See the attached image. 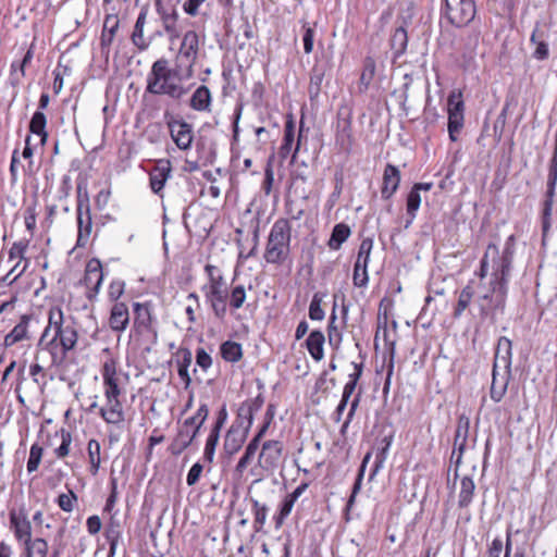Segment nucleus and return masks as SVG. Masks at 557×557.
<instances>
[{"instance_id": "obj_1", "label": "nucleus", "mask_w": 557, "mask_h": 557, "mask_svg": "<svg viewBox=\"0 0 557 557\" xmlns=\"http://www.w3.org/2000/svg\"><path fill=\"white\" fill-rule=\"evenodd\" d=\"M515 253V236L510 235L504 245L502 253L495 244H490L480 262L479 283L472 282L465 286L458 297L454 315L459 318L468 308L474 295L482 318L495 321L504 312L508 284L511 275Z\"/></svg>"}, {"instance_id": "obj_2", "label": "nucleus", "mask_w": 557, "mask_h": 557, "mask_svg": "<svg viewBox=\"0 0 557 557\" xmlns=\"http://www.w3.org/2000/svg\"><path fill=\"white\" fill-rule=\"evenodd\" d=\"M77 339V331L73 323H66L63 310L58 306L51 307L48 325L39 338L38 348L47 350L51 355L52 363H58L75 348Z\"/></svg>"}, {"instance_id": "obj_3", "label": "nucleus", "mask_w": 557, "mask_h": 557, "mask_svg": "<svg viewBox=\"0 0 557 557\" xmlns=\"http://www.w3.org/2000/svg\"><path fill=\"white\" fill-rule=\"evenodd\" d=\"M188 79L177 71L175 65L170 69L169 61L161 58L153 62L147 75L146 91L158 96L165 95L177 100L186 94L182 82Z\"/></svg>"}, {"instance_id": "obj_4", "label": "nucleus", "mask_w": 557, "mask_h": 557, "mask_svg": "<svg viewBox=\"0 0 557 557\" xmlns=\"http://www.w3.org/2000/svg\"><path fill=\"white\" fill-rule=\"evenodd\" d=\"M205 272L208 275V283L201 287V290L214 315L223 319L227 312L228 289L226 281L215 265L207 264Z\"/></svg>"}, {"instance_id": "obj_5", "label": "nucleus", "mask_w": 557, "mask_h": 557, "mask_svg": "<svg viewBox=\"0 0 557 557\" xmlns=\"http://www.w3.org/2000/svg\"><path fill=\"white\" fill-rule=\"evenodd\" d=\"M292 227L286 219H278L271 227L264 251L269 263H282L289 255Z\"/></svg>"}, {"instance_id": "obj_6", "label": "nucleus", "mask_w": 557, "mask_h": 557, "mask_svg": "<svg viewBox=\"0 0 557 557\" xmlns=\"http://www.w3.org/2000/svg\"><path fill=\"white\" fill-rule=\"evenodd\" d=\"M199 54V36L195 30H187L175 55L174 65L186 78L194 76V65Z\"/></svg>"}, {"instance_id": "obj_7", "label": "nucleus", "mask_w": 557, "mask_h": 557, "mask_svg": "<svg viewBox=\"0 0 557 557\" xmlns=\"http://www.w3.org/2000/svg\"><path fill=\"white\" fill-rule=\"evenodd\" d=\"M475 4L473 0H444L442 16L456 26L468 25L475 16Z\"/></svg>"}, {"instance_id": "obj_8", "label": "nucleus", "mask_w": 557, "mask_h": 557, "mask_svg": "<svg viewBox=\"0 0 557 557\" xmlns=\"http://www.w3.org/2000/svg\"><path fill=\"white\" fill-rule=\"evenodd\" d=\"M76 220L78 228L76 246L85 247L91 234L92 221L88 193L83 191L81 186L77 187Z\"/></svg>"}, {"instance_id": "obj_9", "label": "nucleus", "mask_w": 557, "mask_h": 557, "mask_svg": "<svg viewBox=\"0 0 557 557\" xmlns=\"http://www.w3.org/2000/svg\"><path fill=\"white\" fill-rule=\"evenodd\" d=\"M465 106L460 92H451L447 99L448 135L451 141L458 139V134L463 127Z\"/></svg>"}, {"instance_id": "obj_10", "label": "nucleus", "mask_w": 557, "mask_h": 557, "mask_svg": "<svg viewBox=\"0 0 557 557\" xmlns=\"http://www.w3.org/2000/svg\"><path fill=\"white\" fill-rule=\"evenodd\" d=\"M10 530L17 544L33 537V525L24 506L12 508L9 512Z\"/></svg>"}, {"instance_id": "obj_11", "label": "nucleus", "mask_w": 557, "mask_h": 557, "mask_svg": "<svg viewBox=\"0 0 557 557\" xmlns=\"http://www.w3.org/2000/svg\"><path fill=\"white\" fill-rule=\"evenodd\" d=\"M550 28L544 22H536L530 37V45L533 47L532 58L544 61L549 58Z\"/></svg>"}, {"instance_id": "obj_12", "label": "nucleus", "mask_w": 557, "mask_h": 557, "mask_svg": "<svg viewBox=\"0 0 557 557\" xmlns=\"http://www.w3.org/2000/svg\"><path fill=\"white\" fill-rule=\"evenodd\" d=\"M282 453L283 444L281 442L265 441L258 457V466L268 474H272L280 467Z\"/></svg>"}, {"instance_id": "obj_13", "label": "nucleus", "mask_w": 557, "mask_h": 557, "mask_svg": "<svg viewBox=\"0 0 557 557\" xmlns=\"http://www.w3.org/2000/svg\"><path fill=\"white\" fill-rule=\"evenodd\" d=\"M166 125L176 147L181 150H188L194 140L193 126L181 119L174 117L169 119Z\"/></svg>"}, {"instance_id": "obj_14", "label": "nucleus", "mask_w": 557, "mask_h": 557, "mask_svg": "<svg viewBox=\"0 0 557 557\" xmlns=\"http://www.w3.org/2000/svg\"><path fill=\"white\" fill-rule=\"evenodd\" d=\"M122 394H106V404L99 408V414L108 424L121 425L125 421L123 404L120 400Z\"/></svg>"}, {"instance_id": "obj_15", "label": "nucleus", "mask_w": 557, "mask_h": 557, "mask_svg": "<svg viewBox=\"0 0 557 557\" xmlns=\"http://www.w3.org/2000/svg\"><path fill=\"white\" fill-rule=\"evenodd\" d=\"M103 281L102 265L98 259L88 261L85 270L84 283L89 288L87 297L92 299L100 289Z\"/></svg>"}, {"instance_id": "obj_16", "label": "nucleus", "mask_w": 557, "mask_h": 557, "mask_svg": "<svg viewBox=\"0 0 557 557\" xmlns=\"http://www.w3.org/2000/svg\"><path fill=\"white\" fill-rule=\"evenodd\" d=\"M494 368L492 370V383L490 389V396L495 403H499L508 388V384L511 376V369Z\"/></svg>"}, {"instance_id": "obj_17", "label": "nucleus", "mask_w": 557, "mask_h": 557, "mask_svg": "<svg viewBox=\"0 0 557 557\" xmlns=\"http://www.w3.org/2000/svg\"><path fill=\"white\" fill-rule=\"evenodd\" d=\"M103 394H122L116 373V362L113 359L104 361L101 368Z\"/></svg>"}, {"instance_id": "obj_18", "label": "nucleus", "mask_w": 557, "mask_h": 557, "mask_svg": "<svg viewBox=\"0 0 557 557\" xmlns=\"http://www.w3.org/2000/svg\"><path fill=\"white\" fill-rule=\"evenodd\" d=\"M154 3L164 30L173 32L174 23H177L178 18V13L173 0H154Z\"/></svg>"}, {"instance_id": "obj_19", "label": "nucleus", "mask_w": 557, "mask_h": 557, "mask_svg": "<svg viewBox=\"0 0 557 557\" xmlns=\"http://www.w3.org/2000/svg\"><path fill=\"white\" fill-rule=\"evenodd\" d=\"M170 175V161L159 160L157 166L149 173V184L154 194L160 195Z\"/></svg>"}, {"instance_id": "obj_20", "label": "nucleus", "mask_w": 557, "mask_h": 557, "mask_svg": "<svg viewBox=\"0 0 557 557\" xmlns=\"http://www.w3.org/2000/svg\"><path fill=\"white\" fill-rule=\"evenodd\" d=\"M248 432L244 428L231 425L225 434L223 449L227 456L236 454L245 443Z\"/></svg>"}, {"instance_id": "obj_21", "label": "nucleus", "mask_w": 557, "mask_h": 557, "mask_svg": "<svg viewBox=\"0 0 557 557\" xmlns=\"http://www.w3.org/2000/svg\"><path fill=\"white\" fill-rule=\"evenodd\" d=\"M134 324L139 333H156L152 329V312L149 304L134 305Z\"/></svg>"}, {"instance_id": "obj_22", "label": "nucleus", "mask_w": 557, "mask_h": 557, "mask_svg": "<svg viewBox=\"0 0 557 557\" xmlns=\"http://www.w3.org/2000/svg\"><path fill=\"white\" fill-rule=\"evenodd\" d=\"M400 183V172L393 164H387L383 173V186L381 195L383 199H389L398 189Z\"/></svg>"}, {"instance_id": "obj_23", "label": "nucleus", "mask_w": 557, "mask_h": 557, "mask_svg": "<svg viewBox=\"0 0 557 557\" xmlns=\"http://www.w3.org/2000/svg\"><path fill=\"white\" fill-rule=\"evenodd\" d=\"M21 557H47L49 545L42 537H32L18 544Z\"/></svg>"}, {"instance_id": "obj_24", "label": "nucleus", "mask_w": 557, "mask_h": 557, "mask_svg": "<svg viewBox=\"0 0 557 557\" xmlns=\"http://www.w3.org/2000/svg\"><path fill=\"white\" fill-rule=\"evenodd\" d=\"M511 357L512 343L508 337L502 336L497 343L493 367L511 369Z\"/></svg>"}, {"instance_id": "obj_25", "label": "nucleus", "mask_w": 557, "mask_h": 557, "mask_svg": "<svg viewBox=\"0 0 557 557\" xmlns=\"http://www.w3.org/2000/svg\"><path fill=\"white\" fill-rule=\"evenodd\" d=\"M129 322L128 308L124 302H116L111 308L109 318L110 327L113 331H124Z\"/></svg>"}, {"instance_id": "obj_26", "label": "nucleus", "mask_w": 557, "mask_h": 557, "mask_svg": "<svg viewBox=\"0 0 557 557\" xmlns=\"http://www.w3.org/2000/svg\"><path fill=\"white\" fill-rule=\"evenodd\" d=\"M212 97L209 88L205 85L199 86L190 98L189 106L199 112L211 111Z\"/></svg>"}, {"instance_id": "obj_27", "label": "nucleus", "mask_w": 557, "mask_h": 557, "mask_svg": "<svg viewBox=\"0 0 557 557\" xmlns=\"http://www.w3.org/2000/svg\"><path fill=\"white\" fill-rule=\"evenodd\" d=\"M119 24L120 21L117 15L109 14L106 16L100 40L101 49L103 52L106 50L108 51L109 46L112 44L115 33L119 28Z\"/></svg>"}, {"instance_id": "obj_28", "label": "nucleus", "mask_w": 557, "mask_h": 557, "mask_svg": "<svg viewBox=\"0 0 557 557\" xmlns=\"http://www.w3.org/2000/svg\"><path fill=\"white\" fill-rule=\"evenodd\" d=\"M147 15H148V8L143 7L137 16V20H136V23L134 26V30L132 34L133 44L140 50H145L149 46V42L144 37V27L146 25Z\"/></svg>"}, {"instance_id": "obj_29", "label": "nucleus", "mask_w": 557, "mask_h": 557, "mask_svg": "<svg viewBox=\"0 0 557 557\" xmlns=\"http://www.w3.org/2000/svg\"><path fill=\"white\" fill-rule=\"evenodd\" d=\"M209 409L206 404H202L196 413L189 418H187L183 425L180 428L178 432H187L189 435L197 430V434L206 419L208 418Z\"/></svg>"}, {"instance_id": "obj_30", "label": "nucleus", "mask_w": 557, "mask_h": 557, "mask_svg": "<svg viewBox=\"0 0 557 557\" xmlns=\"http://www.w3.org/2000/svg\"><path fill=\"white\" fill-rule=\"evenodd\" d=\"M324 342L325 336L321 331H312L306 339L307 349L315 361H321L324 357Z\"/></svg>"}, {"instance_id": "obj_31", "label": "nucleus", "mask_w": 557, "mask_h": 557, "mask_svg": "<svg viewBox=\"0 0 557 557\" xmlns=\"http://www.w3.org/2000/svg\"><path fill=\"white\" fill-rule=\"evenodd\" d=\"M29 321L30 318L28 315H23L21 318V321L13 327V330L9 334L5 335V347L13 346L14 344L27 338Z\"/></svg>"}, {"instance_id": "obj_32", "label": "nucleus", "mask_w": 557, "mask_h": 557, "mask_svg": "<svg viewBox=\"0 0 557 557\" xmlns=\"http://www.w3.org/2000/svg\"><path fill=\"white\" fill-rule=\"evenodd\" d=\"M336 144L344 151H349L352 145L351 125L348 120H343L337 124Z\"/></svg>"}, {"instance_id": "obj_33", "label": "nucleus", "mask_w": 557, "mask_h": 557, "mask_svg": "<svg viewBox=\"0 0 557 557\" xmlns=\"http://www.w3.org/2000/svg\"><path fill=\"white\" fill-rule=\"evenodd\" d=\"M47 117L44 112L36 111L29 122L30 133L40 137V145L45 146L48 139V133L46 131Z\"/></svg>"}, {"instance_id": "obj_34", "label": "nucleus", "mask_w": 557, "mask_h": 557, "mask_svg": "<svg viewBox=\"0 0 557 557\" xmlns=\"http://www.w3.org/2000/svg\"><path fill=\"white\" fill-rule=\"evenodd\" d=\"M196 437L197 430H195L190 435L187 432H177L176 437L173 440L169 447L171 454L174 456L181 455L187 447L191 445Z\"/></svg>"}, {"instance_id": "obj_35", "label": "nucleus", "mask_w": 557, "mask_h": 557, "mask_svg": "<svg viewBox=\"0 0 557 557\" xmlns=\"http://www.w3.org/2000/svg\"><path fill=\"white\" fill-rule=\"evenodd\" d=\"M349 236V226L344 223H338L333 227L327 245L332 250H338Z\"/></svg>"}, {"instance_id": "obj_36", "label": "nucleus", "mask_w": 557, "mask_h": 557, "mask_svg": "<svg viewBox=\"0 0 557 557\" xmlns=\"http://www.w3.org/2000/svg\"><path fill=\"white\" fill-rule=\"evenodd\" d=\"M222 358L227 362H237L243 357V348L239 343L233 341L224 342L220 347Z\"/></svg>"}, {"instance_id": "obj_37", "label": "nucleus", "mask_w": 557, "mask_h": 557, "mask_svg": "<svg viewBox=\"0 0 557 557\" xmlns=\"http://www.w3.org/2000/svg\"><path fill=\"white\" fill-rule=\"evenodd\" d=\"M475 485L470 476H463L460 481V492L458 505L460 508L468 507L473 498Z\"/></svg>"}, {"instance_id": "obj_38", "label": "nucleus", "mask_w": 557, "mask_h": 557, "mask_svg": "<svg viewBox=\"0 0 557 557\" xmlns=\"http://www.w3.org/2000/svg\"><path fill=\"white\" fill-rule=\"evenodd\" d=\"M193 362V355L190 350L186 349L183 351L181 359L177 361V373L180 379L185 385V388H187L191 383V377L188 372V368L190 367Z\"/></svg>"}, {"instance_id": "obj_39", "label": "nucleus", "mask_w": 557, "mask_h": 557, "mask_svg": "<svg viewBox=\"0 0 557 557\" xmlns=\"http://www.w3.org/2000/svg\"><path fill=\"white\" fill-rule=\"evenodd\" d=\"M295 141V123L289 119L285 124L283 144L280 148V154L282 158H286L293 149Z\"/></svg>"}, {"instance_id": "obj_40", "label": "nucleus", "mask_w": 557, "mask_h": 557, "mask_svg": "<svg viewBox=\"0 0 557 557\" xmlns=\"http://www.w3.org/2000/svg\"><path fill=\"white\" fill-rule=\"evenodd\" d=\"M253 513V523L257 531L261 530L265 524L269 508L265 504H261L255 498H250Z\"/></svg>"}, {"instance_id": "obj_41", "label": "nucleus", "mask_w": 557, "mask_h": 557, "mask_svg": "<svg viewBox=\"0 0 557 557\" xmlns=\"http://www.w3.org/2000/svg\"><path fill=\"white\" fill-rule=\"evenodd\" d=\"M88 457L90 462V472L91 474H97L100 467V451L101 446L97 440H90L87 445Z\"/></svg>"}, {"instance_id": "obj_42", "label": "nucleus", "mask_w": 557, "mask_h": 557, "mask_svg": "<svg viewBox=\"0 0 557 557\" xmlns=\"http://www.w3.org/2000/svg\"><path fill=\"white\" fill-rule=\"evenodd\" d=\"M407 42H408V36H407L406 29L403 27L396 28L392 36L391 45H392V49L395 51V53L397 55L405 52V50L407 48Z\"/></svg>"}, {"instance_id": "obj_43", "label": "nucleus", "mask_w": 557, "mask_h": 557, "mask_svg": "<svg viewBox=\"0 0 557 557\" xmlns=\"http://www.w3.org/2000/svg\"><path fill=\"white\" fill-rule=\"evenodd\" d=\"M28 245H29L28 239H21V240L13 243V245L11 246V248L9 250L8 261L9 262H14V261H20V260L25 261V259H27L25 257V253L27 251Z\"/></svg>"}, {"instance_id": "obj_44", "label": "nucleus", "mask_w": 557, "mask_h": 557, "mask_svg": "<svg viewBox=\"0 0 557 557\" xmlns=\"http://www.w3.org/2000/svg\"><path fill=\"white\" fill-rule=\"evenodd\" d=\"M253 423V414L249 409L240 405L238 408L236 420L233 422L232 425L244 428L245 431L249 432L251 425Z\"/></svg>"}, {"instance_id": "obj_45", "label": "nucleus", "mask_w": 557, "mask_h": 557, "mask_svg": "<svg viewBox=\"0 0 557 557\" xmlns=\"http://www.w3.org/2000/svg\"><path fill=\"white\" fill-rule=\"evenodd\" d=\"M29 264V259L15 261L10 271L3 277V281L12 284L14 283L27 269Z\"/></svg>"}, {"instance_id": "obj_46", "label": "nucleus", "mask_w": 557, "mask_h": 557, "mask_svg": "<svg viewBox=\"0 0 557 557\" xmlns=\"http://www.w3.org/2000/svg\"><path fill=\"white\" fill-rule=\"evenodd\" d=\"M44 449L38 444H33L29 449V457L27 460V471L28 473L37 471L41 458H42Z\"/></svg>"}, {"instance_id": "obj_47", "label": "nucleus", "mask_w": 557, "mask_h": 557, "mask_svg": "<svg viewBox=\"0 0 557 557\" xmlns=\"http://www.w3.org/2000/svg\"><path fill=\"white\" fill-rule=\"evenodd\" d=\"M220 434L216 431H210L206 441L203 449V459L208 462H212L215 454V448L219 443Z\"/></svg>"}, {"instance_id": "obj_48", "label": "nucleus", "mask_w": 557, "mask_h": 557, "mask_svg": "<svg viewBox=\"0 0 557 557\" xmlns=\"http://www.w3.org/2000/svg\"><path fill=\"white\" fill-rule=\"evenodd\" d=\"M555 193L549 194V191H546L545 195V201H544V208H543V221H542V227L543 232L546 233L548 228L550 227V216L553 212V202H554Z\"/></svg>"}, {"instance_id": "obj_49", "label": "nucleus", "mask_w": 557, "mask_h": 557, "mask_svg": "<svg viewBox=\"0 0 557 557\" xmlns=\"http://www.w3.org/2000/svg\"><path fill=\"white\" fill-rule=\"evenodd\" d=\"M375 74V61L371 57L364 59L360 83L367 88Z\"/></svg>"}, {"instance_id": "obj_50", "label": "nucleus", "mask_w": 557, "mask_h": 557, "mask_svg": "<svg viewBox=\"0 0 557 557\" xmlns=\"http://www.w3.org/2000/svg\"><path fill=\"white\" fill-rule=\"evenodd\" d=\"M335 321H336V314H335V310H333V313L330 318L329 330H327L329 344L334 348H338L342 343V333L335 326Z\"/></svg>"}, {"instance_id": "obj_51", "label": "nucleus", "mask_w": 557, "mask_h": 557, "mask_svg": "<svg viewBox=\"0 0 557 557\" xmlns=\"http://www.w3.org/2000/svg\"><path fill=\"white\" fill-rule=\"evenodd\" d=\"M296 502H294L292 498H289L287 495L282 502L280 511L277 516L275 517V525L276 528H281L284 523L285 519L290 515L293 507Z\"/></svg>"}, {"instance_id": "obj_52", "label": "nucleus", "mask_w": 557, "mask_h": 557, "mask_svg": "<svg viewBox=\"0 0 557 557\" xmlns=\"http://www.w3.org/2000/svg\"><path fill=\"white\" fill-rule=\"evenodd\" d=\"M420 205H421L420 193H418L417 190L411 188V190L409 191V194L407 196V205H406L407 214L411 218H416L417 212L420 208Z\"/></svg>"}, {"instance_id": "obj_53", "label": "nucleus", "mask_w": 557, "mask_h": 557, "mask_svg": "<svg viewBox=\"0 0 557 557\" xmlns=\"http://www.w3.org/2000/svg\"><path fill=\"white\" fill-rule=\"evenodd\" d=\"M372 248L373 240L364 238L359 246L356 263H363V265L368 267Z\"/></svg>"}, {"instance_id": "obj_54", "label": "nucleus", "mask_w": 557, "mask_h": 557, "mask_svg": "<svg viewBox=\"0 0 557 557\" xmlns=\"http://www.w3.org/2000/svg\"><path fill=\"white\" fill-rule=\"evenodd\" d=\"M363 263H355L352 282L357 287H366L369 282L368 271Z\"/></svg>"}, {"instance_id": "obj_55", "label": "nucleus", "mask_w": 557, "mask_h": 557, "mask_svg": "<svg viewBox=\"0 0 557 557\" xmlns=\"http://www.w3.org/2000/svg\"><path fill=\"white\" fill-rule=\"evenodd\" d=\"M246 300V290L243 285L235 286L230 295V306L233 309H239Z\"/></svg>"}, {"instance_id": "obj_56", "label": "nucleus", "mask_w": 557, "mask_h": 557, "mask_svg": "<svg viewBox=\"0 0 557 557\" xmlns=\"http://www.w3.org/2000/svg\"><path fill=\"white\" fill-rule=\"evenodd\" d=\"M71 443H72L71 433L65 430H62L61 431V444L54 450L55 456L60 459L66 457L70 453Z\"/></svg>"}, {"instance_id": "obj_57", "label": "nucleus", "mask_w": 557, "mask_h": 557, "mask_svg": "<svg viewBox=\"0 0 557 557\" xmlns=\"http://www.w3.org/2000/svg\"><path fill=\"white\" fill-rule=\"evenodd\" d=\"M77 500L76 494L70 490L67 494H60L58 497L59 507L65 511L71 512L74 509V503Z\"/></svg>"}, {"instance_id": "obj_58", "label": "nucleus", "mask_w": 557, "mask_h": 557, "mask_svg": "<svg viewBox=\"0 0 557 557\" xmlns=\"http://www.w3.org/2000/svg\"><path fill=\"white\" fill-rule=\"evenodd\" d=\"M324 310L321 308V299L314 295L309 306V318L311 320L321 321L324 319Z\"/></svg>"}, {"instance_id": "obj_59", "label": "nucleus", "mask_w": 557, "mask_h": 557, "mask_svg": "<svg viewBox=\"0 0 557 557\" xmlns=\"http://www.w3.org/2000/svg\"><path fill=\"white\" fill-rule=\"evenodd\" d=\"M469 424H470V422H469L468 418L460 417V419L458 421L457 429H456L454 445L459 444L461 440L467 441Z\"/></svg>"}, {"instance_id": "obj_60", "label": "nucleus", "mask_w": 557, "mask_h": 557, "mask_svg": "<svg viewBox=\"0 0 557 557\" xmlns=\"http://www.w3.org/2000/svg\"><path fill=\"white\" fill-rule=\"evenodd\" d=\"M557 185V160H550L547 175V190L549 194L555 193Z\"/></svg>"}, {"instance_id": "obj_61", "label": "nucleus", "mask_w": 557, "mask_h": 557, "mask_svg": "<svg viewBox=\"0 0 557 557\" xmlns=\"http://www.w3.org/2000/svg\"><path fill=\"white\" fill-rule=\"evenodd\" d=\"M202 470L203 467L200 462H196L191 466L186 476V483L188 486H194L199 481Z\"/></svg>"}, {"instance_id": "obj_62", "label": "nucleus", "mask_w": 557, "mask_h": 557, "mask_svg": "<svg viewBox=\"0 0 557 557\" xmlns=\"http://www.w3.org/2000/svg\"><path fill=\"white\" fill-rule=\"evenodd\" d=\"M196 362L203 371H207L212 364V358L203 348H198L196 351Z\"/></svg>"}, {"instance_id": "obj_63", "label": "nucleus", "mask_w": 557, "mask_h": 557, "mask_svg": "<svg viewBox=\"0 0 557 557\" xmlns=\"http://www.w3.org/2000/svg\"><path fill=\"white\" fill-rule=\"evenodd\" d=\"M263 404H264V397L260 393L255 398L248 399V400L244 401L242 405L244 407H246L247 409H249V411H251V413L255 416V413L258 412L262 408Z\"/></svg>"}, {"instance_id": "obj_64", "label": "nucleus", "mask_w": 557, "mask_h": 557, "mask_svg": "<svg viewBox=\"0 0 557 557\" xmlns=\"http://www.w3.org/2000/svg\"><path fill=\"white\" fill-rule=\"evenodd\" d=\"M313 37L314 30L310 26H305V33L302 36L304 51L309 54L313 50Z\"/></svg>"}]
</instances>
